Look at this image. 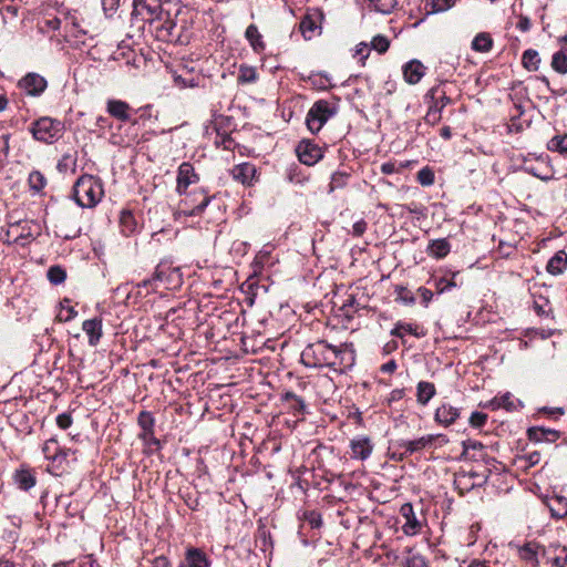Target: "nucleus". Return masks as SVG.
Segmentation results:
<instances>
[{"label": "nucleus", "mask_w": 567, "mask_h": 567, "mask_svg": "<svg viewBox=\"0 0 567 567\" xmlns=\"http://www.w3.org/2000/svg\"><path fill=\"white\" fill-rule=\"evenodd\" d=\"M349 177H350V174L348 172H343V171L334 172L331 176V182H330L331 190H333L336 188L343 187L347 184Z\"/></svg>", "instance_id": "nucleus-39"}, {"label": "nucleus", "mask_w": 567, "mask_h": 567, "mask_svg": "<svg viewBox=\"0 0 567 567\" xmlns=\"http://www.w3.org/2000/svg\"><path fill=\"white\" fill-rule=\"evenodd\" d=\"M567 269V252L558 250L547 262L546 270L554 276L561 275Z\"/></svg>", "instance_id": "nucleus-22"}, {"label": "nucleus", "mask_w": 567, "mask_h": 567, "mask_svg": "<svg viewBox=\"0 0 567 567\" xmlns=\"http://www.w3.org/2000/svg\"><path fill=\"white\" fill-rule=\"evenodd\" d=\"M78 315V311L72 306H61V310L58 315V319L60 321H70L74 319Z\"/></svg>", "instance_id": "nucleus-47"}, {"label": "nucleus", "mask_w": 567, "mask_h": 567, "mask_svg": "<svg viewBox=\"0 0 567 567\" xmlns=\"http://www.w3.org/2000/svg\"><path fill=\"white\" fill-rule=\"evenodd\" d=\"M156 280H158V281L164 280V271H163L161 266H158L156 268V270H155V272H154V275H153V277L151 279L143 280L142 282H140L137 285V287H147V286H150L151 284H153Z\"/></svg>", "instance_id": "nucleus-55"}, {"label": "nucleus", "mask_w": 567, "mask_h": 567, "mask_svg": "<svg viewBox=\"0 0 567 567\" xmlns=\"http://www.w3.org/2000/svg\"><path fill=\"white\" fill-rule=\"evenodd\" d=\"M455 3V0H431L432 12H444L451 9Z\"/></svg>", "instance_id": "nucleus-46"}, {"label": "nucleus", "mask_w": 567, "mask_h": 567, "mask_svg": "<svg viewBox=\"0 0 567 567\" xmlns=\"http://www.w3.org/2000/svg\"><path fill=\"white\" fill-rule=\"evenodd\" d=\"M58 442L54 439L48 440L42 447V452L45 456V458L49 460H55L56 457V450H58Z\"/></svg>", "instance_id": "nucleus-45"}, {"label": "nucleus", "mask_w": 567, "mask_h": 567, "mask_svg": "<svg viewBox=\"0 0 567 567\" xmlns=\"http://www.w3.org/2000/svg\"><path fill=\"white\" fill-rule=\"evenodd\" d=\"M3 19L7 18V16H11L12 18L18 16V8L14 6H7L1 9Z\"/></svg>", "instance_id": "nucleus-63"}, {"label": "nucleus", "mask_w": 567, "mask_h": 567, "mask_svg": "<svg viewBox=\"0 0 567 567\" xmlns=\"http://www.w3.org/2000/svg\"><path fill=\"white\" fill-rule=\"evenodd\" d=\"M396 292V299L406 303V305H413L415 302V297L411 290L403 286H398L395 288Z\"/></svg>", "instance_id": "nucleus-42"}, {"label": "nucleus", "mask_w": 567, "mask_h": 567, "mask_svg": "<svg viewBox=\"0 0 567 567\" xmlns=\"http://www.w3.org/2000/svg\"><path fill=\"white\" fill-rule=\"evenodd\" d=\"M231 174L235 181L240 182L244 185H250L256 174V167L254 164L243 163L236 165L233 168Z\"/></svg>", "instance_id": "nucleus-21"}, {"label": "nucleus", "mask_w": 567, "mask_h": 567, "mask_svg": "<svg viewBox=\"0 0 567 567\" xmlns=\"http://www.w3.org/2000/svg\"><path fill=\"white\" fill-rule=\"evenodd\" d=\"M542 63L540 55L537 50L527 49L522 55V64L529 72H536Z\"/></svg>", "instance_id": "nucleus-28"}, {"label": "nucleus", "mask_w": 567, "mask_h": 567, "mask_svg": "<svg viewBox=\"0 0 567 567\" xmlns=\"http://www.w3.org/2000/svg\"><path fill=\"white\" fill-rule=\"evenodd\" d=\"M550 66L555 72L559 74L567 73V54L565 53V51L560 49L559 51L553 54Z\"/></svg>", "instance_id": "nucleus-34"}, {"label": "nucleus", "mask_w": 567, "mask_h": 567, "mask_svg": "<svg viewBox=\"0 0 567 567\" xmlns=\"http://www.w3.org/2000/svg\"><path fill=\"white\" fill-rule=\"evenodd\" d=\"M140 437L145 441V442H153L154 444L158 445L159 442L158 440H156L154 437V429L153 430H150V433L148 431H143L142 430V433L140 434Z\"/></svg>", "instance_id": "nucleus-60"}, {"label": "nucleus", "mask_w": 567, "mask_h": 567, "mask_svg": "<svg viewBox=\"0 0 567 567\" xmlns=\"http://www.w3.org/2000/svg\"><path fill=\"white\" fill-rule=\"evenodd\" d=\"M436 435L429 434L415 440L404 441L400 444V446L404 449V454L411 455L413 453L423 451L426 447L431 446L436 440Z\"/></svg>", "instance_id": "nucleus-16"}, {"label": "nucleus", "mask_w": 567, "mask_h": 567, "mask_svg": "<svg viewBox=\"0 0 567 567\" xmlns=\"http://www.w3.org/2000/svg\"><path fill=\"white\" fill-rule=\"evenodd\" d=\"M519 557L533 567L538 566L537 546L533 543L525 544L519 548Z\"/></svg>", "instance_id": "nucleus-32"}, {"label": "nucleus", "mask_w": 567, "mask_h": 567, "mask_svg": "<svg viewBox=\"0 0 567 567\" xmlns=\"http://www.w3.org/2000/svg\"><path fill=\"white\" fill-rule=\"evenodd\" d=\"M546 505L553 517L561 519L567 516V498L561 495L547 497Z\"/></svg>", "instance_id": "nucleus-20"}, {"label": "nucleus", "mask_w": 567, "mask_h": 567, "mask_svg": "<svg viewBox=\"0 0 567 567\" xmlns=\"http://www.w3.org/2000/svg\"><path fill=\"white\" fill-rule=\"evenodd\" d=\"M417 182L423 186H430L434 183V173L431 168L424 167L417 172Z\"/></svg>", "instance_id": "nucleus-44"}, {"label": "nucleus", "mask_w": 567, "mask_h": 567, "mask_svg": "<svg viewBox=\"0 0 567 567\" xmlns=\"http://www.w3.org/2000/svg\"><path fill=\"white\" fill-rule=\"evenodd\" d=\"M298 157L302 164L311 166L322 157V151L317 145L310 143L300 144L298 147Z\"/></svg>", "instance_id": "nucleus-11"}, {"label": "nucleus", "mask_w": 567, "mask_h": 567, "mask_svg": "<svg viewBox=\"0 0 567 567\" xmlns=\"http://www.w3.org/2000/svg\"><path fill=\"white\" fill-rule=\"evenodd\" d=\"M121 230L125 236L133 234L136 230L137 221L130 210H123L120 216Z\"/></svg>", "instance_id": "nucleus-30"}, {"label": "nucleus", "mask_w": 567, "mask_h": 567, "mask_svg": "<svg viewBox=\"0 0 567 567\" xmlns=\"http://www.w3.org/2000/svg\"><path fill=\"white\" fill-rule=\"evenodd\" d=\"M181 567H210V560L200 549L189 548Z\"/></svg>", "instance_id": "nucleus-17"}, {"label": "nucleus", "mask_w": 567, "mask_h": 567, "mask_svg": "<svg viewBox=\"0 0 567 567\" xmlns=\"http://www.w3.org/2000/svg\"><path fill=\"white\" fill-rule=\"evenodd\" d=\"M454 287H456V284L454 280H447L445 278H440L435 281V288L439 290L440 293L449 291Z\"/></svg>", "instance_id": "nucleus-53"}, {"label": "nucleus", "mask_w": 567, "mask_h": 567, "mask_svg": "<svg viewBox=\"0 0 567 567\" xmlns=\"http://www.w3.org/2000/svg\"><path fill=\"white\" fill-rule=\"evenodd\" d=\"M138 425L143 431H148L154 429L155 420L151 412L142 411L137 417Z\"/></svg>", "instance_id": "nucleus-41"}, {"label": "nucleus", "mask_w": 567, "mask_h": 567, "mask_svg": "<svg viewBox=\"0 0 567 567\" xmlns=\"http://www.w3.org/2000/svg\"><path fill=\"white\" fill-rule=\"evenodd\" d=\"M560 434L554 429H546L543 426H534L528 430V437L534 442H549L554 443L559 439Z\"/></svg>", "instance_id": "nucleus-19"}, {"label": "nucleus", "mask_w": 567, "mask_h": 567, "mask_svg": "<svg viewBox=\"0 0 567 567\" xmlns=\"http://www.w3.org/2000/svg\"><path fill=\"white\" fill-rule=\"evenodd\" d=\"M82 329L89 338V344L95 347L103 336L102 319L93 318L85 320L82 323Z\"/></svg>", "instance_id": "nucleus-15"}, {"label": "nucleus", "mask_w": 567, "mask_h": 567, "mask_svg": "<svg viewBox=\"0 0 567 567\" xmlns=\"http://www.w3.org/2000/svg\"><path fill=\"white\" fill-rule=\"evenodd\" d=\"M417 293L421 297L424 306L427 307V305L430 303V301L433 298V292L430 289L425 288V287H420L417 289Z\"/></svg>", "instance_id": "nucleus-57"}, {"label": "nucleus", "mask_w": 567, "mask_h": 567, "mask_svg": "<svg viewBox=\"0 0 567 567\" xmlns=\"http://www.w3.org/2000/svg\"><path fill=\"white\" fill-rule=\"evenodd\" d=\"M425 122L434 125L441 120V112L439 109H435L432 104L429 106V111L424 117Z\"/></svg>", "instance_id": "nucleus-52"}, {"label": "nucleus", "mask_w": 567, "mask_h": 567, "mask_svg": "<svg viewBox=\"0 0 567 567\" xmlns=\"http://www.w3.org/2000/svg\"><path fill=\"white\" fill-rule=\"evenodd\" d=\"M310 80L320 90H326L330 85V78L327 74H313Z\"/></svg>", "instance_id": "nucleus-48"}, {"label": "nucleus", "mask_w": 567, "mask_h": 567, "mask_svg": "<svg viewBox=\"0 0 567 567\" xmlns=\"http://www.w3.org/2000/svg\"><path fill=\"white\" fill-rule=\"evenodd\" d=\"M400 515L404 519L402 530L406 536H414L421 533L422 522L416 517L411 503H405L401 506Z\"/></svg>", "instance_id": "nucleus-8"}, {"label": "nucleus", "mask_w": 567, "mask_h": 567, "mask_svg": "<svg viewBox=\"0 0 567 567\" xmlns=\"http://www.w3.org/2000/svg\"><path fill=\"white\" fill-rule=\"evenodd\" d=\"M425 99H430V104L439 109L440 112L452 102L451 97H449L444 91H441L439 86L430 89Z\"/></svg>", "instance_id": "nucleus-26"}, {"label": "nucleus", "mask_w": 567, "mask_h": 567, "mask_svg": "<svg viewBox=\"0 0 567 567\" xmlns=\"http://www.w3.org/2000/svg\"><path fill=\"white\" fill-rule=\"evenodd\" d=\"M134 4H135V9H137L138 7H142L143 9H146L147 12L153 17V16H156L157 14V10H158V7L155 6V7H151V6H147L144 0H134Z\"/></svg>", "instance_id": "nucleus-59"}, {"label": "nucleus", "mask_w": 567, "mask_h": 567, "mask_svg": "<svg viewBox=\"0 0 567 567\" xmlns=\"http://www.w3.org/2000/svg\"><path fill=\"white\" fill-rule=\"evenodd\" d=\"M338 112V106L326 100H319L313 103L307 113L306 124L308 130L316 134L320 132L323 125Z\"/></svg>", "instance_id": "nucleus-5"}, {"label": "nucleus", "mask_w": 567, "mask_h": 567, "mask_svg": "<svg viewBox=\"0 0 567 567\" xmlns=\"http://www.w3.org/2000/svg\"><path fill=\"white\" fill-rule=\"evenodd\" d=\"M323 13L320 9H310L307 11L300 22V31L305 39L310 40L320 33Z\"/></svg>", "instance_id": "nucleus-6"}, {"label": "nucleus", "mask_w": 567, "mask_h": 567, "mask_svg": "<svg viewBox=\"0 0 567 567\" xmlns=\"http://www.w3.org/2000/svg\"><path fill=\"white\" fill-rule=\"evenodd\" d=\"M404 567H429L425 558L419 554L406 558Z\"/></svg>", "instance_id": "nucleus-51"}, {"label": "nucleus", "mask_w": 567, "mask_h": 567, "mask_svg": "<svg viewBox=\"0 0 567 567\" xmlns=\"http://www.w3.org/2000/svg\"><path fill=\"white\" fill-rule=\"evenodd\" d=\"M436 394L435 385L432 382L420 381L416 385V401L421 405H426Z\"/></svg>", "instance_id": "nucleus-25"}, {"label": "nucleus", "mask_w": 567, "mask_h": 567, "mask_svg": "<svg viewBox=\"0 0 567 567\" xmlns=\"http://www.w3.org/2000/svg\"><path fill=\"white\" fill-rule=\"evenodd\" d=\"M257 70L250 65H240L237 80L241 84L254 83L257 81Z\"/></svg>", "instance_id": "nucleus-36"}, {"label": "nucleus", "mask_w": 567, "mask_h": 567, "mask_svg": "<svg viewBox=\"0 0 567 567\" xmlns=\"http://www.w3.org/2000/svg\"><path fill=\"white\" fill-rule=\"evenodd\" d=\"M20 90L27 95L40 96L48 87V81L35 72L25 74L18 83Z\"/></svg>", "instance_id": "nucleus-7"}, {"label": "nucleus", "mask_w": 567, "mask_h": 567, "mask_svg": "<svg viewBox=\"0 0 567 567\" xmlns=\"http://www.w3.org/2000/svg\"><path fill=\"white\" fill-rule=\"evenodd\" d=\"M72 416L69 413H61L56 416V424L60 429L66 430L72 425Z\"/></svg>", "instance_id": "nucleus-56"}, {"label": "nucleus", "mask_w": 567, "mask_h": 567, "mask_svg": "<svg viewBox=\"0 0 567 567\" xmlns=\"http://www.w3.org/2000/svg\"><path fill=\"white\" fill-rule=\"evenodd\" d=\"M103 186L93 175H82L73 186V197L81 207H94L103 197Z\"/></svg>", "instance_id": "nucleus-2"}, {"label": "nucleus", "mask_w": 567, "mask_h": 567, "mask_svg": "<svg viewBox=\"0 0 567 567\" xmlns=\"http://www.w3.org/2000/svg\"><path fill=\"white\" fill-rule=\"evenodd\" d=\"M472 49L476 52L486 53L492 50L493 39L489 33L481 32L472 41Z\"/></svg>", "instance_id": "nucleus-29"}, {"label": "nucleus", "mask_w": 567, "mask_h": 567, "mask_svg": "<svg viewBox=\"0 0 567 567\" xmlns=\"http://www.w3.org/2000/svg\"><path fill=\"white\" fill-rule=\"evenodd\" d=\"M367 229V224L363 220L357 221L353 225V235L361 236Z\"/></svg>", "instance_id": "nucleus-62"}, {"label": "nucleus", "mask_w": 567, "mask_h": 567, "mask_svg": "<svg viewBox=\"0 0 567 567\" xmlns=\"http://www.w3.org/2000/svg\"><path fill=\"white\" fill-rule=\"evenodd\" d=\"M198 181L199 176L196 174L193 165L188 162H183L177 172V193L179 195L186 194L188 186L196 184Z\"/></svg>", "instance_id": "nucleus-9"}, {"label": "nucleus", "mask_w": 567, "mask_h": 567, "mask_svg": "<svg viewBox=\"0 0 567 567\" xmlns=\"http://www.w3.org/2000/svg\"><path fill=\"white\" fill-rule=\"evenodd\" d=\"M420 327L417 324L411 322H402L399 321L395 323L394 328L391 330V336L396 338H403L406 333L412 334L416 338L423 337L424 333L420 332Z\"/></svg>", "instance_id": "nucleus-27"}, {"label": "nucleus", "mask_w": 567, "mask_h": 567, "mask_svg": "<svg viewBox=\"0 0 567 567\" xmlns=\"http://www.w3.org/2000/svg\"><path fill=\"white\" fill-rule=\"evenodd\" d=\"M485 406L489 408L492 410H497V409L503 408V409H506L507 411H512L515 409V404H514L513 396L511 393H505L501 396L494 398Z\"/></svg>", "instance_id": "nucleus-31"}, {"label": "nucleus", "mask_w": 567, "mask_h": 567, "mask_svg": "<svg viewBox=\"0 0 567 567\" xmlns=\"http://www.w3.org/2000/svg\"><path fill=\"white\" fill-rule=\"evenodd\" d=\"M374 9L381 13H390L396 6V0H369Z\"/></svg>", "instance_id": "nucleus-40"}, {"label": "nucleus", "mask_w": 567, "mask_h": 567, "mask_svg": "<svg viewBox=\"0 0 567 567\" xmlns=\"http://www.w3.org/2000/svg\"><path fill=\"white\" fill-rule=\"evenodd\" d=\"M30 132L34 140L51 144L62 136L64 124L59 120L43 116L32 123Z\"/></svg>", "instance_id": "nucleus-3"}, {"label": "nucleus", "mask_w": 567, "mask_h": 567, "mask_svg": "<svg viewBox=\"0 0 567 567\" xmlns=\"http://www.w3.org/2000/svg\"><path fill=\"white\" fill-rule=\"evenodd\" d=\"M389 47H390V40L385 35H382V34H378V35L373 37L370 42V48L372 50H375L380 54L385 53L388 51Z\"/></svg>", "instance_id": "nucleus-37"}, {"label": "nucleus", "mask_w": 567, "mask_h": 567, "mask_svg": "<svg viewBox=\"0 0 567 567\" xmlns=\"http://www.w3.org/2000/svg\"><path fill=\"white\" fill-rule=\"evenodd\" d=\"M245 38L256 53H260L266 49L262 35L256 24H249L247 27Z\"/></svg>", "instance_id": "nucleus-24"}, {"label": "nucleus", "mask_w": 567, "mask_h": 567, "mask_svg": "<svg viewBox=\"0 0 567 567\" xmlns=\"http://www.w3.org/2000/svg\"><path fill=\"white\" fill-rule=\"evenodd\" d=\"M395 369H396V363L394 360H390L381 367V371L384 373H393L395 371Z\"/></svg>", "instance_id": "nucleus-64"}, {"label": "nucleus", "mask_w": 567, "mask_h": 567, "mask_svg": "<svg viewBox=\"0 0 567 567\" xmlns=\"http://www.w3.org/2000/svg\"><path fill=\"white\" fill-rule=\"evenodd\" d=\"M547 150L567 157V134L556 135L547 143Z\"/></svg>", "instance_id": "nucleus-33"}, {"label": "nucleus", "mask_w": 567, "mask_h": 567, "mask_svg": "<svg viewBox=\"0 0 567 567\" xmlns=\"http://www.w3.org/2000/svg\"><path fill=\"white\" fill-rule=\"evenodd\" d=\"M551 563L556 567H567V548L566 547L558 548Z\"/></svg>", "instance_id": "nucleus-49"}, {"label": "nucleus", "mask_w": 567, "mask_h": 567, "mask_svg": "<svg viewBox=\"0 0 567 567\" xmlns=\"http://www.w3.org/2000/svg\"><path fill=\"white\" fill-rule=\"evenodd\" d=\"M106 111L111 116L122 122L131 120V106L122 100H109Z\"/></svg>", "instance_id": "nucleus-14"}, {"label": "nucleus", "mask_w": 567, "mask_h": 567, "mask_svg": "<svg viewBox=\"0 0 567 567\" xmlns=\"http://www.w3.org/2000/svg\"><path fill=\"white\" fill-rule=\"evenodd\" d=\"M13 481L18 488L24 492L31 489L37 484V477L33 470L24 466L14 472Z\"/></svg>", "instance_id": "nucleus-13"}, {"label": "nucleus", "mask_w": 567, "mask_h": 567, "mask_svg": "<svg viewBox=\"0 0 567 567\" xmlns=\"http://www.w3.org/2000/svg\"><path fill=\"white\" fill-rule=\"evenodd\" d=\"M285 399L288 401V400H292L293 401V405L292 408L296 410V411H299V412H302L305 410V402L303 400L298 396L297 394L292 393V392H287L285 394Z\"/></svg>", "instance_id": "nucleus-54"}, {"label": "nucleus", "mask_w": 567, "mask_h": 567, "mask_svg": "<svg viewBox=\"0 0 567 567\" xmlns=\"http://www.w3.org/2000/svg\"><path fill=\"white\" fill-rule=\"evenodd\" d=\"M404 390L403 389H394L391 391L390 395H389V402H395V401H400L403 399L404 396Z\"/></svg>", "instance_id": "nucleus-61"}, {"label": "nucleus", "mask_w": 567, "mask_h": 567, "mask_svg": "<svg viewBox=\"0 0 567 567\" xmlns=\"http://www.w3.org/2000/svg\"><path fill=\"white\" fill-rule=\"evenodd\" d=\"M346 351L320 340L309 344L301 352V362L308 368L331 367L343 364Z\"/></svg>", "instance_id": "nucleus-1"}, {"label": "nucleus", "mask_w": 567, "mask_h": 567, "mask_svg": "<svg viewBox=\"0 0 567 567\" xmlns=\"http://www.w3.org/2000/svg\"><path fill=\"white\" fill-rule=\"evenodd\" d=\"M184 195L185 198L179 202L177 210L175 212L176 218L200 215L214 198V196L208 195L204 188H198L190 193L186 192Z\"/></svg>", "instance_id": "nucleus-4"}, {"label": "nucleus", "mask_w": 567, "mask_h": 567, "mask_svg": "<svg viewBox=\"0 0 567 567\" xmlns=\"http://www.w3.org/2000/svg\"><path fill=\"white\" fill-rule=\"evenodd\" d=\"M66 278V272L60 266H52L48 270V279L53 285L62 284Z\"/></svg>", "instance_id": "nucleus-38"}, {"label": "nucleus", "mask_w": 567, "mask_h": 567, "mask_svg": "<svg viewBox=\"0 0 567 567\" xmlns=\"http://www.w3.org/2000/svg\"><path fill=\"white\" fill-rule=\"evenodd\" d=\"M370 51H371L370 44H368L367 42H360L359 44L355 45L353 56L359 58L361 64L364 65L365 60L370 55Z\"/></svg>", "instance_id": "nucleus-43"}, {"label": "nucleus", "mask_w": 567, "mask_h": 567, "mask_svg": "<svg viewBox=\"0 0 567 567\" xmlns=\"http://www.w3.org/2000/svg\"><path fill=\"white\" fill-rule=\"evenodd\" d=\"M28 184L33 193H40L47 186V178L40 171H32L29 174Z\"/></svg>", "instance_id": "nucleus-35"}, {"label": "nucleus", "mask_w": 567, "mask_h": 567, "mask_svg": "<svg viewBox=\"0 0 567 567\" xmlns=\"http://www.w3.org/2000/svg\"><path fill=\"white\" fill-rule=\"evenodd\" d=\"M516 27H517V29H518V30H520L522 32H527V31H529V29H530V27H532V23H530L529 18H528V17H526V16H520Z\"/></svg>", "instance_id": "nucleus-58"}, {"label": "nucleus", "mask_w": 567, "mask_h": 567, "mask_svg": "<svg viewBox=\"0 0 567 567\" xmlns=\"http://www.w3.org/2000/svg\"><path fill=\"white\" fill-rule=\"evenodd\" d=\"M451 251V245L446 238L431 240L427 245L426 252L429 256L441 259L446 257Z\"/></svg>", "instance_id": "nucleus-23"}, {"label": "nucleus", "mask_w": 567, "mask_h": 567, "mask_svg": "<svg viewBox=\"0 0 567 567\" xmlns=\"http://www.w3.org/2000/svg\"><path fill=\"white\" fill-rule=\"evenodd\" d=\"M351 457L364 461L369 458L373 451V443L365 435H358L350 441Z\"/></svg>", "instance_id": "nucleus-10"}, {"label": "nucleus", "mask_w": 567, "mask_h": 567, "mask_svg": "<svg viewBox=\"0 0 567 567\" xmlns=\"http://www.w3.org/2000/svg\"><path fill=\"white\" fill-rule=\"evenodd\" d=\"M487 421V414L482 412H473L470 416V424L475 429L482 427Z\"/></svg>", "instance_id": "nucleus-50"}, {"label": "nucleus", "mask_w": 567, "mask_h": 567, "mask_svg": "<svg viewBox=\"0 0 567 567\" xmlns=\"http://www.w3.org/2000/svg\"><path fill=\"white\" fill-rule=\"evenodd\" d=\"M426 68L419 60H412L404 64L403 76L409 84H416L425 75Z\"/></svg>", "instance_id": "nucleus-12"}, {"label": "nucleus", "mask_w": 567, "mask_h": 567, "mask_svg": "<svg viewBox=\"0 0 567 567\" xmlns=\"http://www.w3.org/2000/svg\"><path fill=\"white\" fill-rule=\"evenodd\" d=\"M460 416V410L457 408L452 406L451 404L443 403L435 411V421L443 424L444 426H449L454 423Z\"/></svg>", "instance_id": "nucleus-18"}]
</instances>
